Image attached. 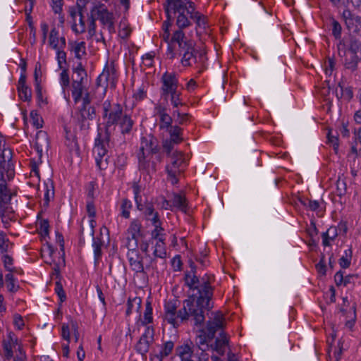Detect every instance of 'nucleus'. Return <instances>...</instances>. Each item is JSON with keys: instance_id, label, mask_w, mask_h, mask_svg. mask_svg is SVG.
<instances>
[{"instance_id": "obj_1", "label": "nucleus", "mask_w": 361, "mask_h": 361, "mask_svg": "<svg viewBox=\"0 0 361 361\" xmlns=\"http://www.w3.org/2000/svg\"><path fill=\"white\" fill-rule=\"evenodd\" d=\"M190 271L185 274V283L190 289L198 290V297L191 295L184 300L183 307L177 312V306L175 302H169L165 305V319L173 327H177L189 317L194 320L195 325L198 326L203 324L205 317L204 310H210L213 305L210 304V300L213 292L209 281L204 278L202 281L195 275L196 266L192 261H189Z\"/></svg>"}, {"instance_id": "obj_2", "label": "nucleus", "mask_w": 361, "mask_h": 361, "mask_svg": "<svg viewBox=\"0 0 361 361\" xmlns=\"http://www.w3.org/2000/svg\"><path fill=\"white\" fill-rule=\"evenodd\" d=\"M103 119L104 121L105 132L104 134L99 133L95 139L94 153L97 166L100 169L107 167L109 156L108 148L110 147V137L115 130L116 124H119L121 133H128L133 125V121L127 116L123 115L122 107L117 104H111L109 101H105L103 104Z\"/></svg>"}, {"instance_id": "obj_3", "label": "nucleus", "mask_w": 361, "mask_h": 361, "mask_svg": "<svg viewBox=\"0 0 361 361\" xmlns=\"http://www.w3.org/2000/svg\"><path fill=\"white\" fill-rule=\"evenodd\" d=\"M97 18H98L104 25V28H106L109 32H114L115 31L114 14L105 8L103 5L99 6H94L91 9L90 13L88 16V32L91 37L93 36L96 32L95 20Z\"/></svg>"}, {"instance_id": "obj_4", "label": "nucleus", "mask_w": 361, "mask_h": 361, "mask_svg": "<svg viewBox=\"0 0 361 361\" xmlns=\"http://www.w3.org/2000/svg\"><path fill=\"white\" fill-rule=\"evenodd\" d=\"M184 164L185 159L182 153L175 152L171 154V163L166 166V170L168 178L172 184L174 185L178 182L177 176L183 171Z\"/></svg>"}, {"instance_id": "obj_5", "label": "nucleus", "mask_w": 361, "mask_h": 361, "mask_svg": "<svg viewBox=\"0 0 361 361\" xmlns=\"http://www.w3.org/2000/svg\"><path fill=\"white\" fill-rule=\"evenodd\" d=\"M11 159L10 150L4 149L0 153V179L7 178L10 180L13 178L15 172Z\"/></svg>"}, {"instance_id": "obj_6", "label": "nucleus", "mask_w": 361, "mask_h": 361, "mask_svg": "<svg viewBox=\"0 0 361 361\" xmlns=\"http://www.w3.org/2000/svg\"><path fill=\"white\" fill-rule=\"evenodd\" d=\"M154 336L153 328L147 326L135 345L137 352L142 355H145L149 351V346L154 341Z\"/></svg>"}, {"instance_id": "obj_7", "label": "nucleus", "mask_w": 361, "mask_h": 361, "mask_svg": "<svg viewBox=\"0 0 361 361\" xmlns=\"http://www.w3.org/2000/svg\"><path fill=\"white\" fill-rule=\"evenodd\" d=\"M35 147L38 154V159L42 162V158L47 154L49 148V140L47 132L39 130L37 133Z\"/></svg>"}, {"instance_id": "obj_8", "label": "nucleus", "mask_w": 361, "mask_h": 361, "mask_svg": "<svg viewBox=\"0 0 361 361\" xmlns=\"http://www.w3.org/2000/svg\"><path fill=\"white\" fill-rule=\"evenodd\" d=\"M212 314L214 317L212 319L207 322V327L204 329L209 340H213L216 331L223 328L224 322V316L220 312H215Z\"/></svg>"}, {"instance_id": "obj_9", "label": "nucleus", "mask_w": 361, "mask_h": 361, "mask_svg": "<svg viewBox=\"0 0 361 361\" xmlns=\"http://www.w3.org/2000/svg\"><path fill=\"white\" fill-rule=\"evenodd\" d=\"M96 117L94 107H81L80 109L78 122L82 130H87L90 127V121Z\"/></svg>"}, {"instance_id": "obj_10", "label": "nucleus", "mask_w": 361, "mask_h": 361, "mask_svg": "<svg viewBox=\"0 0 361 361\" xmlns=\"http://www.w3.org/2000/svg\"><path fill=\"white\" fill-rule=\"evenodd\" d=\"M157 152H158V149L156 139L151 135L142 137L141 145L138 154H140L141 156L149 157Z\"/></svg>"}, {"instance_id": "obj_11", "label": "nucleus", "mask_w": 361, "mask_h": 361, "mask_svg": "<svg viewBox=\"0 0 361 361\" xmlns=\"http://www.w3.org/2000/svg\"><path fill=\"white\" fill-rule=\"evenodd\" d=\"M163 96L166 99L170 92L177 91L178 80L174 73H165L162 78Z\"/></svg>"}, {"instance_id": "obj_12", "label": "nucleus", "mask_w": 361, "mask_h": 361, "mask_svg": "<svg viewBox=\"0 0 361 361\" xmlns=\"http://www.w3.org/2000/svg\"><path fill=\"white\" fill-rule=\"evenodd\" d=\"M174 347L173 342L166 341L159 350L153 349L150 354V361H162L164 357H167L172 352Z\"/></svg>"}, {"instance_id": "obj_13", "label": "nucleus", "mask_w": 361, "mask_h": 361, "mask_svg": "<svg viewBox=\"0 0 361 361\" xmlns=\"http://www.w3.org/2000/svg\"><path fill=\"white\" fill-rule=\"evenodd\" d=\"M109 84L114 87V72L113 69H104L103 72L97 79V85L99 87H107Z\"/></svg>"}, {"instance_id": "obj_14", "label": "nucleus", "mask_w": 361, "mask_h": 361, "mask_svg": "<svg viewBox=\"0 0 361 361\" xmlns=\"http://www.w3.org/2000/svg\"><path fill=\"white\" fill-rule=\"evenodd\" d=\"M7 180H8L7 178L0 179V212L2 207H7L12 197V193L7 188Z\"/></svg>"}, {"instance_id": "obj_15", "label": "nucleus", "mask_w": 361, "mask_h": 361, "mask_svg": "<svg viewBox=\"0 0 361 361\" xmlns=\"http://www.w3.org/2000/svg\"><path fill=\"white\" fill-rule=\"evenodd\" d=\"M228 345V339L224 332L219 334V336L216 338L214 344L210 345V348L215 350L219 355H224L226 347Z\"/></svg>"}, {"instance_id": "obj_16", "label": "nucleus", "mask_w": 361, "mask_h": 361, "mask_svg": "<svg viewBox=\"0 0 361 361\" xmlns=\"http://www.w3.org/2000/svg\"><path fill=\"white\" fill-rule=\"evenodd\" d=\"M138 160H139V168L141 170L146 171L148 173L151 172H154L156 171V162L154 160H152V155L149 157L147 156H141L140 154H138Z\"/></svg>"}, {"instance_id": "obj_17", "label": "nucleus", "mask_w": 361, "mask_h": 361, "mask_svg": "<svg viewBox=\"0 0 361 361\" xmlns=\"http://www.w3.org/2000/svg\"><path fill=\"white\" fill-rule=\"evenodd\" d=\"M187 38L185 36L184 32L181 30H178L174 32L173 34V36L171 39V43H169L168 47V52L167 55L169 56L170 59H173L175 56L173 52V49L171 46V44L176 43L178 45H181V44L185 41Z\"/></svg>"}, {"instance_id": "obj_18", "label": "nucleus", "mask_w": 361, "mask_h": 361, "mask_svg": "<svg viewBox=\"0 0 361 361\" xmlns=\"http://www.w3.org/2000/svg\"><path fill=\"white\" fill-rule=\"evenodd\" d=\"M128 257L132 269L136 272H143L142 258L138 252L137 251L128 252Z\"/></svg>"}, {"instance_id": "obj_19", "label": "nucleus", "mask_w": 361, "mask_h": 361, "mask_svg": "<svg viewBox=\"0 0 361 361\" xmlns=\"http://www.w3.org/2000/svg\"><path fill=\"white\" fill-rule=\"evenodd\" d=\"M25 81V76L21 75L18 81V90L22 100L30 101L32 97L31 90L26 85Z\"/></svg>"}, {"instance_id": "obj_20", "label": "nucleus", "mask_w": 361, "mask_h": 361, "mask_svg": "<svg viewBox=\"0 0 361 361\" xmlns=\"http://www.w3.org/2000/svg\"><path fill=\"white\" fill-rule=\"evenodd\" d=\"M212 340H209L206 330L202 328L199 331V334L196 338V345L200 351H206L210 348L209 344Z\"/></svg>"}, {"instance_id": "obj_21", "label": "nucleus", "mask_w": 361, "mask_h": 361, "mask_svg": "<svg viewBox=\"0 0 361 361\" xmlns=\"http://www.w3.org/2000/svg\"><path fill=\"white\" fill-rule=\"evenodd\" d=\"M345 59L343 61L344 66L350 71H355L357 68L360 59L357 54L352 52H344Z\"/></svg>"}, {"instance_id": "obj_22", "label": "nucleus", "mask_w": 361, "mask_h": 361, "mask_svg": "<svg viewBox=\"0 0 361 361\" xmlns=\"http://www.w3.org/2000/svg\"><path fill=\"white\" fill-rule=\"evenodd\" d=\"M91 228L89 231V235L92 239V247L94 248V263L97 264L99 258L102 255L101 246L102 245V241L99 238H95L94 237V226L93 221H91Z\"/></svg>"}, {"instance_id": "obj_23", "label": "nucleus", "mask_w": 361, "mask_h": 361, "mask_svg": "<svg viewBox=\"0 0 361 361\" xmlns=\"http://www.w3.org/2000/svg\"><path fill=\"white\" fill-rule=\"evenodd\" d=\"M44 207H47L51 199L54 198V187L52 180L48 178L44 183Z\"/></svg>"}, {"instance_id": "obj_24", "label": "nucleus", "mask_w": 361, "mask_h": 361, "mask_svg": "<svg viewBox=\"0 0 361 361\" xmlns=\"http://www.w3.org/2000/svg\"><path fill=\"white\" fill-rule=\"evenodd\" d=\"M72 87V94L75 102L77 103L81 99V97L83 93L84 85L83 83H80V82L78 80H77L73 81Z\"/></svg>"}, {"instance_id": "obj_25", "label": "nucleus", "mask_w": 361, "mask_h": 361, "mask_svg": "<svg viewBox=\"0 0 361 361\" xmlns=\"http://www.w3.org/2000/svg\"><path fill=\"white\" fill-rule=\"evenodd\" d=\"M172 202L174 207H178L184 212H186L187 204L185 202V198L183 195L174 194Z\"/></svg>"}, {"instance_id": "obj_26", "label": "nucleus", "mask_w": 361, "mask_h": 361, "mask_svg": "<svg viewBox=\"0 0 361 361\" xmlns=\"http://www.w3.org/2000/svg\"><path fill=\"white\" fill-rule=\"evenodd\" d=\"M141 307V298L135 297L133 299H129L127 302L126 315H130L133 308H135L137 311Z\"/></svg>"}, {"instance_id": "obj_27", "label": "nucleus", "mask_w": 361, "mask_h": 361, "mask_svg": "<svg viewBox=\"0 0 361 361\" xmlns=\"http://www.w3.org/2000/svg\"><path fill=\"white\" fill-rule=\"evenodd\" d=\"M194 51L195 49L193 48L192 50H188L183 52V58L181 60L183 66H190L193 62H195L196 59L194 55Z\"/></svg>"}, {"instance_id": "obj_28", "label": "nucleus", "mask_w": 361, "mask_h": 361, "mask_svg": "<svg viewBox=\"0 0 361 361\" xmlns=\"http://www.w3.org/2000/svg\"><path fill=\"white\" fill-rule=\"evenodd\" d=\"M181 130L182 129L177 126L170 127L169 132L171 136V140H172L173 143H179L182 141V138L180 137Z\"/></svg>"}, {"instance_id": "obj_29", "label": "nucleus", "mask_w": 361, "mask_h": 361, "mask_svg": "<svg viewBox=\"0 0 361 361\" xmlns=\"http://www.w3.org/2000/svg\"><path fill=\"white\" fill-rule=\"evenodd\" d=\"M161 238H159V242L155 245L154 255L159 258H164L166 256V252L164 248V243Z\"/></svg>"}, {"instance_id": "obj_30", "label": "nucleus", "mask_w": 361, "mask_h": 361, "mask_svg": "<svg viewBox=\"0 0 361 361\" xmlns=\"http://www.w3.org/2000/svg\"><path fill=\"white\" fill-rule=\"evenodd\" d=\"M59 42L58 31L56 28H53L50 32L49 44L54 49H59Z\"/></svg>"}, {"instance_id": "obj_31", "label": "nucleus", "mask_w": 361, "mask_h": 361, "mask_svg": "<svg viewBox=\"0 0 361 361\" xmlns=\"http://www.w3.org/2000/svg\"><path fill=\"white\" fill-rule=\"evenodd\" d=\"M176 25L178 30H181L190 25V21L183 13H180L177 17Z\"/></svg>"}, {"instance_id": "obj_32", "label": "nucleus", "mask_w": 361, "mask_h": 361, "mask_svg": "<svg viewBox=\"0 0 361 361\" xmlns=\"http://www.w3.org/2000/svg\"><path fill=\"white\" fill-rule=\"evenodd\" d=\"M122 216L128 219L130 217V210L132 208V204L130 200L124 199L121 204Z\"/></svg>"}, {"instance_id": "obj_33", "label": "nucleus", "mask_w": 361, "mask_h": 361, "mask_svg": "<svg viewBox=\"0 0 361 361\" xmlns=\"http://www.w3.org/2000/svg\"><path fill=\"white\" fill-rule=\"evenodd\" d=\"M351 256L352 250L350 249H349L348 251H345V255L343 256L339 259V264L342 268L346 269L349 267V266L350 265Z\"/></svg>"}, {"instance_id": "obj_34", "label": "nucleus", "mask_w": 361, "mask_h": 361, "mask_svg": "<svg viewBox=\"0 0 361 361\" xmlns=\"http://www.w3.org/2000/svg\"><path fill=\"white\" fill-rule=\"evenodd\" d=\"M30 118L32 120V125L37 128L42 127V118L38 114L37 111H32L30 112Z\"/></svg>"}, {"instance_id": "obj_35", "label": "nucleus", "mask_w": 361, "mask_h": 361, "mask_svg": "<svg viewBox=\"0 0 361 361\" xmlns=\"http://www.w3.org/2000/svg\"><path fill=\"white\" fill-rule=\"evenodd\" d=\"M191 348L189 345L180 346L177 349V354L183 358H189L191 357Z\"/></svg>"}, {"instance_id": "obj_36", "label": "nucleus", "mask_w": 361, "mask_h": 361, "mask_svg": "<svg viewBox=\"0 0 361 361\" xmlns=\"http://www.w3.org/2000/svg\"><path fill=\"white\" fill-rule=\"evenodd\" d=\"M0 216H1L3 224L6 226L9 224V221L13 219V216H11V214H9L8 207L1 208V211L0 212Z\"/></svg>"}, {"instance_id": "obj_37", "label": "nucleus", "mask_w": 361, "mask_h": 361, "mask_svg": "<svg viewBox=\"0 0 361 361\" xmlns=\"http://www.w3.org/2000/svg\"><path fill=\"white\" fill-rule=\"evenodd\" d=\"M75 56L80 59L85 54V47L84 42L75 43L73 47Z\"/></svg>"}, {"instance_id": "obj_38", "label": "nucleus", "mask_w": 361, "mask_h": 361, "mask_svg": "<svg viewBox=\"0 0 361 361\" xmlns=\"http://www.w3.org/2000/svg\"><path fill=\"white\" fill-rule=\"evenodd\" d=\"M5 280L7 284V287L9 291L15 292L17 290L18 287H16L14 283V278L12 274V272H9L5 276Z\"/></svg>"}, {"instance_id": "obj_39", "label": "nucleus", "mask_w": 361, "mask_h": 361, "mask_svg": "<svg viewBox=\"0 0 361 361\" xmlns=\"http://www.w3.org/2000/svg\"><path fill=\"white\" fill-rule=\"evenodd\" d=\"M79 25L73 24V30L77 33H83L86 30L85 23L83 20L82 13H81V14H79Z\"/></svg>"}, {"instance_id": "obj_40", "label": "nucleus", "mask_w": 361, "mask_h": 361, "mask_svg": "<svg viewBox=\"0 0 361 361\" xmlns=\"http://www.w3.org/2000/svg\"><path fill=\"white\" fill-rule=\"evenodd\" d=\"M60 81H61V85L62 86L63 90H65V89L67 87H68L69 84H70V79H69V75L68 73V70H66V69L63 70V71L61 72V73L60 75Z\"/></svg>"}, {"instance_id": "obj_41", "label": "nucleus", "mask_w": 361, "mask_h": 361, "mask_svg": "<svg viewBox=\"0 0 361 361\" xmlns=\"http://www.w3.org/2000/svg\"><path fill=\"white\" fill-rule=\"evenodd\" d=\"M334 230L333 235L330 237V239L334 240L335 237L337 235L336 228L335 227H331L328 229V231L326 233H322V238H323V244L325 246L329 245V233Z\"/></svg>"}, {"instance_id": "obj_42", "label": "nucleus", "mask_w": 361, "mask_h": 361, "mask_svg": "<svg viewBox=\"0 0 361 361\" xmlns=\"http://www.w3.org/2000/svg\"><path fill=\"white\" fill-rule=\"evenodd\" d=\"M171 94V102L174 108H177L178 106H183V104L180 99V93L177 91L170 92Z\"/></svg>"}, {"instance_id": "obj_43", "label": "nucleus", "mask_w": 361, "mask_h": 361, "mask_svg": "<svg viewBox=\"0 0 361 361\" xmlns=\"http://www.w3.org/2000/svg\"><path fill=\"white\" fill-rule=\"evenodd\" d=\"M129 232L131 236L137 238L140 232V224L137 221H133L130 226Z\"/></svg>"}, {"instance_id": "obj_44", "label": "nucleus", "mask_w": 361, "mask_h": 361, "mask_svg": "<svg viewBox=\"0 0 361 361\" xmlns=\"http://www.w3.org/2000/svg\"><path fill=\"white\" fill-rule=\"evenodd\" d=\"M354 14L348 9H345L343 12V18L345 20V24L348 28L353 26V18Z\"/></svg>"}, {"instance_id": "obj_45", "label": "nucleus", "mask_w": 361, "mask_h": 361, "mask_svg": "<svg viewBox=\"0 0 361 361\" xmlns=\"http://www.w3.org/2000/svg\"><path fill=\"white\" fill-rule=\"evenodd\" d=\"M160 120L161 122V128H169L171 126L172 118L168 114L162 115Z\"/></svg>"}, {"instance_id": "obj_46", "label": "nucleus", "mask_w": 361, "mask_h": 361, "mask_svg": "<svg viewBox=\"0 0 361 361\" xmlns=\"http://www.w3.org/2000/svg\"><path fill=\"white\" fill-rule=\"evenodd\" d=\"M341 30H342V28H341V25H340V23L338 21L333 20H332V33L336 39H338L341 37Z\"/></svg>"}, {"instance_id": "obj_47", "label": "nucleus", "mask_w": 361, "mask_h": 361, "mask_svg": "<svg viewBox=\"0 0 361 361\" xmlns=\"http://www.w3.org/2000/svg\"><path fill=\"white\" fill-rule=\"evenodd\" d=\"M193 47H195V43L191 39H186L181 44V45H178L179 50L181 52H185L188 50H192Z\"/></svg>"}, {"instance_id": "obj_48", "label": "nucleus", "mask_w": 361, "mask_h": 361, "mask_svg": "<svg viewBox=\"0 0 361 361\" xmlns=\"http://www.w3.org/2000/svg\"><path fill=\"white\" fill-rule=\"evenodd\" d=\"M152 308L151 307L150 302H147L146 304V309H145V312L144 314V319H145L144 322L145 324L150 323L152 321Z\"/></svg>"}, {"instance_id": "obj_49", "label": "nucleus", "mask_w": 361, "mask_h": 361, "mask_svg": "<svg viewBox=\"0 0 361 361\" xmlns=\"http://www.w3.org/2000/svg\"><path fill=\"white\" fill-rule=\"evenodd\" d=\"M172 6L174 11L179 13L186 8V4L182 0H173Z\"/></svg>"}, {"instance_id": "obj_50", "label": "nucleus", "mask_w": 361, "mask_h": 361, "mask_svg": "<svg viewBox=\"0 0 361 361\" xmlns=\"http://www.w3.org/2000/svg\"><path fill=\"white\" fill-rule=\"evenodd\" d=\"M3 261H4L5 268L9 272L16 271V269L11 267L13 264V259L10 256L4 255L3 257Z\"/></svg>"}, {"instance_id": "obj_51", "label": "nucleus", "mask_w": 361, "mask_h": 361, "mask_svg": "<svg viewBox=\"0 0 361 361\" xmlns=\"http://www.w3.org/2000/svg\"><path fill=\"white\" fill-rule=\"evenodd\" d=\"M55 290L59 297L61 302H63L66 300V296L60 281H56Z\"/></svg>"}, {"instance_id": "obj_52", "label": "nucleus", "mask_w": 361, "mask_h": 361, "mask_svg": "<svg viewBox=\"0 0 361 361\" xmlns=\"http://www.w3.org/2000/svg\"><path fill=\"white\" fill-rule=\"evenodd\" d=\"M137 238L133 237V236H131V238H129V237L128 238V242H127L126 246L129 250L128 252L137 251L136 250V248L137 247Z\"/></svg>"}, {"instance_id": "obj_53", "label": "nucleus", "mask_w": 361, "mask_h": 361, "mask_svg": "<svg viewBox=\"0 0 361 361\" xmlns=\"http://www.w3.org/2000/svg\"><path fill=\"white\" fill-rule=\"evenodd\" d=\"M360 45L357 40L352 39L350 41V47L348 50L344 52H352L353 54H357L359 51Z\"/></svg>"}, {"instance_id": "obj_54", "label": "nucleus", "mask_w": 361, "mask_h": 361, "mask_svg": "<svg viewBox=\"0 0 361 361\" xmlns=\"http://www.w3.org/2000/svg\"><path fill=\"white\" fill-rule=\"evenodd\" d=\"M13 324L18 329H22L25 324L21 315L16 314L13 316Z\"/></svg>"}, {"instance_id": "obj_55", "label": "nucleus", "mask_w": 361, "mask_h": 361, "mask_svg": "<svg viewBox=\"0 0 361 361\" xmlns=\"http://www.w3.org/2000/svg\"><path fill=\"white\" fill-rule=\"evenodd\" d=\"M49 222L47 220H42L40 221V233L42 235L46 236L49 234Z\"/></svg>"}, {"instance_id": "obj_56", "label": "nucleus", "mask_w": 361, "mask_h": 361, "mask_svg": "<svg viewBox=\"0 0 361 361\" xmlns=\"http://www.w3.org/2000/svg\"><path fill=\"white\" fill-rule=\"evenodd\" d=\"M57 50V61H58V63H59V68L61 69L62 68V62H66V54L63 51H61L60 49H56Z\"/></svg>"}, {"instance_id": "obj_57", "label": "nucleus", "mask_w": 361, "mask_h": 361, "mask_svg": "<svg viewBox=\"0 0 361 361\" xmlns=\"http://www.w3.org/2000/svg\"><path fill=\"white\" fill-rule=\"evenodd\" d=\"M8 247V240L4 234H0V249L2 251H7Z\"/></svg>"}, {"instance_id": "obj_58", "label": "nucleus", "mask_w": 361, "mask_h": 361, "mask_svg": "<svg viewBox=\"0 0 361 361\" xmlns=\"http://www.w3.org/2000/svg\"><path fill=\"white\" fill-rule=\"evenodd\" d=\"M61 335L63 339L70 341V330L68 324H63L61 328Z\"/></svg>"}, {"instance_id": "obj_59", "label": "nucleus", "mask_w": 361, "mask_h": 361, "mask_svg": "<svg viewBox=\"0 0 361 361\" xmlns=\"http://www.w3.org/2000/svg\"><path fill=\"white\" fill-rule=\"evenodd\" d=\"M63 0H52L53 10L56 13H60L62 11Z\"/></svg>"}, {"instance_id": "obj_60", "label": "nucleus", "mask_w": 361, "mask_h": 361, "mask_svg": "<svg viewBox=\"0 0 361 361\" xmlns=\"http://www.w3.org/2000/svg\"><path fill=\"white\" fill-rule=\"evenodd\" d=\"M191 18H195L198 26H204L205 20L203 16H201L198 12H196L195 15H191Z\"/></svg>"}, {"instance_id": "obj_61", "label": "nucleus", "mask_w": 361, "mask_h": 361, "mask_svg": "<svg viewBox=\"0 0 361 361\" xmlns=\"http://www.w3.org/2000/svg\"><path fill=\"white\" fill-rule=\"evenodd\" d=\"M327 137L329 141L333 144L334 149H337V147H338L337 136L333 135L331 131H329L327 135Z\"/></svg>"}, {"instance_id": "obj_62", "label": "nucleus", "mask_w": 361, "mask_h": 361, "mask_svg": "<svg viewBox=\"0 0 361 361\" xmlns=\"http://www.w3.org/2000/svg\"><path fill=\"white\" fill-rule=\"evenodd\" d=\"M334 279H335V282L337 286L343 284V282H344L343 272L341 271H338L334 276Z\"/></svg>"}, {"instance_id": "obj_63", "label": "nucleus", "mask_w": 361, "mask_h": 361, "mask_svg": "<svg viewBox=\"0 0 361 361\" xmlns=\"http://www.w3.org/2000/svg\"><path fill=\"white\" fill-rule=\"evenodd\" d=\"M173 144L174 143L172 140H170V141L166 140L164 142V145H163L164 149L166 151V152L168 154H170V153L171 152V151L173 148Z\"/></svg>"}, {"instance_id": "obj_64", "label": "nucleus", "mask_w": 361, "mask_h": 361, "mask_svg": "<svg viewBox=\"0 0 361 361\" xmlns=\"http://www.w3.org/2000/svg\"><path fill=\"white\" fill-rule=\"evenodd\" d=\"M154 227V230L152 231V236L157 239L161 235L163 228L161 226V224H155Z\"/></svg>"}]
</instances>
